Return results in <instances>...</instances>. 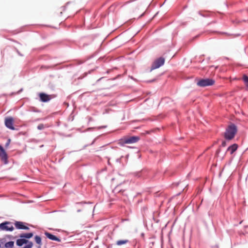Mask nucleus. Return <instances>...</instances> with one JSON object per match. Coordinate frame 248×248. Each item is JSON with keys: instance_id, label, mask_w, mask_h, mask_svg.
<instances>
[{"instance_id": "obj_16", "label": "nucleus", "mask_w": 248, "mask_h": 248, "mask_svg": "<svg viewBox=\"0 0 248 248\" xmlns=\"http://www.w3.org/2000/svg\"><path fill=\"white\" fill-rule=\"evenodd\" d=\"M34 239H35V242L37 244L39 245L40 246H41L42 245L41 238L39 236L36 235L34 237Z\"/></svg>"}, {"instance_id": "obj_12", "label": "nucleus", "mask_w": 248, "mask_h": 248, "mask_svg": "<svg viewBox=\"0 0 248 248\" xmlns=\"http://www.w3.org/2000/svg\"><path fill=\"white\" fill-rule=\"evenodd\" d=\"M28 240L25 239H18L16 240V245L18 246H22L24 244H27Z\"/></svg>"}, {"instance_id": "obj_3", "label": "nucleus", "mask_w": 248, "mask_h": 248, "mask_svg": "<svg viewBox=\"0 0 248 248\" xmlns=\"http://www.w3.org/2000/svg\"><path fill=\"white\" fill-rule=\"evenodd\" d=\"M215 81L211 78H205L200 79L197 83L198 86L202 87L211 86L214 84Z\"/></svg>"}, {"instance_id": "obj_15", "label": "nucleus", "mask_w": 248, "mask_h": 248, "mask_svg": "<svg viewBox=\"0 0 248 248\" xmlns=\"http://www.w3.org/2000/svg\"><path fill=\"white\" fill-rule=\"evenodd\" d=\"M242 79L244 82L245 86L248 90V77L246 75H244L242 77Z\"/></svg>"}, {"instance_id": "obj_17", "label": "nucleus", "mask_w": 248, "mask_h": 248, "mask_svg": "<svg viewBox=\"0 0 248 248\" xmlns=\"http://www.w3.org/2000/svg\"><path fill=\"white\" fill-rule=\"evenodd\" d=\"M14 243L13 241H9L5 244V247L6 248H12L14 246Z\"/></svg>"}, {"instance_id": "obj_13", "label": "nucleus", "mask_w": 248, "mask_h": 248, "mask_svg": "<svg viewBox=\"0 0 248 248\" xmlns=\"http://www.w3.org/2000/svg\"><path fill=\"white\" fill-rule=\"evenodd\" d=\"M33 233H25L21 234L20 235V237L21 238H30L33 236Z\"/></svg>"}, {"instance_id": "obj_21", "label": "nucleus", "mask_w": 248, "mask_h": 248, "mask_svg": "<svg viewBox=\"0 0 248 248\" xmlns=\"http://www.w3.org/2000/svg\"><path fill=\"white\" fill-rule=\"evenodd\" d=\"M221 145H222V146H223V147H225V146H226V141H222V144H221Z\"/></svg>"}, {"instance_id": "obj_8", "label": "nucleus", "mask_w": 248, "mask_h": 248, "mask_svg": "<svg viewBox=\"0 0 248 248\" xmlns=\"http://www.w3.org/2000/svg\"><path fill=\"white\" fill-rule=\"evenodd\" d=\"M25 223L21 221H16L15 225L17 229L28 230L29 228L25 225Z\"/></svg>"}, {"instance_id": "obj_7", "label": "nucleus", "mask_w": 248, "mask_h": 248, "mask_svg": "<svg viewBox=\"0 0 248 248\" xmlns=\"http://www.w3.org/2000/svg\"><path fill=\"white\" fill-rule=\"evenodd\" d=\"M14 121V119L12 117L6 118L4 122L5 126L11 130H15V128L13 126Z\"/></svg>"}, {"instance_id": "obj_4", "label": "nucleus", "mask_w": 248, "mask_h": 248, "mask_svg": "<svg viewBox=\"0 0 248 248\" xmlns=\"http://www.w3.org/2000/svg\"><path fill=\"white\" fill-rule=\"evenodd\" d=\"M0 230L1 231L12 232L14 230V228L12 222L5 221L0 224Z\"/></svg>"}, {"instance_id": "obj_14", "label": "nucleus", "mask_w": 248, "mask_h": 248, "mask_svg": "<svg viewBox=\"0 0 248 248\" xmlns=\"http://www.w3.org/2000/svg\"><path fill=\"white\" fill-rule=\"evenodd\" d=\"M128 242H129V241L127 239L120 240H118L116 242V244L118 246H121L122 245L125 244L127 243Z\"/></svg>"}, {"instance_id": "obj_18", "label": "nucleus", "mask_w": 248, "mask_h": 248, "mask_svg": "<svg viewBox=\"0 0 248 248\" xmlns=\"http://www.w3.org/2000/svg\"><path fill=\"white\" fill-rule=\"evenodd\" d=\"M33 244L31 242H29L27 243V245L24 246V248H31Z\"/></svg>"}, {"instance_id": "obj_11", "label": "nucleus", "mask_w": 248, "mask_h": 248, "mask_svg": "<svg viewBox=\"0 0 248 248\" xmlns=\"http://www.w3.org/2000/svg\"><path fill=\"white\" fill-rule=\"evenodd\" d=\"M237 149V145L236 144H233L230 146L228 148V151L230 152L231 154H233Z\"/></svg>"}, {"instance_id": "obj_1", "label": "nucleus", "mask_w": 248, "mask_h": 248, "mask_svg": "<svg viewBox=\"0 0 248 248\" xmlns=\"http://www.w3.org/2000/svg\"><path fill=\"white\" fill-rule=\"evenodd\" d=\"M237 131L236 126L233 124H230L226 128V131L224 133L225 139L229 140H232L234 138Z\"/></svg>"}, {"instance_id": "obj_5", "label": "nucleus", "mask_w": 248, "mask_h": 248, "mask_svg": "<svg viewBox=\"0 0 248 248\" xmlns=\"http://www.w3.org/2000/svg\"><path fill=\"white\" fill-rule=\"evenodd\" d=\"M165 62L164 58L160 57L156 59L153 63L152 69H155L163 65Z\"/></svg>"}, {"instance_id": "obj_22", "label": "nucleus", "mask_w": 248, "mask_h": 248, "mask_svg": "<svg viewBox=\"0 0 248 248\" xmlns=\"http://www.w3.org/2000/svg\"><path fill=\"white\" fill-rule=\"evenodd\" d=\"M220 152V149H218L217 151V152H216V154H218L219 153V152Z\"/></svg>"}, {"instance_id": "obj_10", "label": "nucleus", "mask_w": 248, "mask_h": 248, "mask_svg": "<svg viewBox=\"0 0 248 248\" xmlns=\"http://www.w3.org/2000/svg\"><path fill=\"white\" fill-rule=\"evenodd\" d=\"M45 234L48 238L51 240L56 241L59 242H61V239L59 238L48 232H45Z\"/></svg>"}, {"instance_id": "obj_20", "label": "nucleus", "mask_w": 248, "mask_h": 248, "mask_svg": "<svg viewBox=\"0 0 248 248\" xmlns=\"http://www.w3.org/2000/svg\"><path fill=\"white\" fill-rule=\"evenodd\" d=\"M10 142H11V140L10 139H8L7 140V142L5 144V147H7L9 145V144L10 143Z\"/></svg>"}, {"instance_id": "obj_19", "label": "nucleus", "mask_w": 248, "mask_h": 248, "mask_svg": "<svg viewBox=\"0 0 248 248\" xmlns=\"http://www.w3.org/2000/svg\"><path fill=\"white\" fill-rule=\"evenodd\" d=\"M45 127H48V126H46L44 124H40L38 125L37 128L39 130H42L44 129Z\"/></svg>"}, {"instance_id": "obj_6", "label": "nucleus", "mask_w": 248, "mask_h": 248, "mask_svg": "<svg viewBox=\"0 0 248 248\" xmlns=\"http://www.w3.org/2000/svg\"><path fill=\"white\" fill-rule=\"evenodd\" d=\"M0 158L4 164H7L8 162V155L3 148L0 145Z\"/></svg>"}, {"instance_id": "obj_9", "label": "nucleus", "mask_w": 248, "mask_h": 248, "mask_svg": "<svg viewBox=\"0 0 248 248\" xmlns=\"http://www.w3.org/2000/svg\"><path fill=\"white\" fill-rule=\"evenodd\" d=\"M39 97L40 100L43 102H48L51 99V95L46 94L43 93H39Z\"/></svg>"}, {"instance_id": "obj_2", "label": "nucleus", "mask_w": 248, "mask_h": 248, "mask_svg": "<svg viewBox=\"0 0 248 248\" xmlns=\"http://www.w3.org/2000/svg\"><path fill=\"white\" fill-rule=\"evenodd\" d=\"M140 140L139 136H125L119 140L118 144L124 146L125 144H132L137 142Z\"/></svg>"}]
</instances>
